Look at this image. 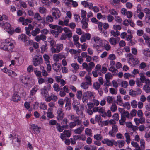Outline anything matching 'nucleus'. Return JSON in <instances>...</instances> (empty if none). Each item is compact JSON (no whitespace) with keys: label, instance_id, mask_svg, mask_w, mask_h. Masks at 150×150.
Wrapping results in <instances>:
<instances>
[{"label":"nucleus","instance_id":"f257e3e1","mask_svg":"<svg viewBox=\"0 0 150 150\" xmlns=\"http://www.w3.org/2000/svg\"><path fill=\"white\" fill-rule=\"evenodd\" d=\"M15 43V40L10 38L3 40L1 41L0 48L5 51L12 52Z\"/></svg>","mask_w":150,"mask_h":150},{"label":"nucleus","instance_id":"f03ea898","mask_svg":"<svg viewBox=\"0 0 150 150\" xmlns=\"http://www.w3.org/2000/svg\"><path fill=\"white\" fill-rule=\"evenodd\" d=\"M92 41L93 43V47L98 52L103 50V43L107 42L105 40H102L98 36H95L92 38Z\"/></svg>","mask_w":150,"mask_h":150},{"label":"nucleus","instance_id":"7ed1b4c3","mask_svg":"<svg viewBox=\"0 0 150 150\" xmlns=\"http://www.w3.org/2000/svg\"><path fill=\"white\" fill-rule=\"evenodd\" d=\"M24 59L23 57L20 54H17L14 57V59L11 61V64L9 66L11 65L15 66H19L21 65L24 62Z\"/></svg>","mask_w":150,"mask_h":150},{"label":"nucleus","instance_id":"20e7f679","mask_svg":"<svg viewBox=\"0 0 150 150\" xmlns=\"http://www.w3.org/2000/svg\"><path fill=\"white\" fill-rule=\"evenodd\" d=\"M1 26L3 27L4 30L11 35L14 32L13 28L11 27V25L8 23H4L0 24Z\"/></svg>","mask_w":150,"mask_h":150},{"label":"nucleus","instance_id":"39448f33","mask_svg":"<svg viewBox=\"0 0 150 150\" xmlns=\"http://www.w3.org/2000/svg\"><path fill=\"white\" fill-rule=\"evenodd\" d=\"M128 62L130 65L133 66H135L139 63V61L138 59L132 55L129 58Z\"/></svg>","mask_w":150,"mask_h":150},{"label":"nucleus","instance_id":"423d86ee","mask_svg":"<svg viewBox=\"0 0 150 150\" xmlns=\"http://www.w3.org/2000/svg\"><path fill=\"white\" fill-rule=\"evenodd\" d=\"M63 45L62 44H57L54 47H51V50L52 53H59L63 48Z\"/></svg>","mask_w":150,"mask_h":150},{"label":"nucleus","instance_id":"0eeeda50","mask_svg":"<svg viewBox=\"0 0 150 150\" xmlns=\"http://www.w3.org/2000/svg\"><path fill=\"white\" fill-rule=\"evenodd\" d=\"M51 12L52 16L55 19L58 18L60 17V12L58 8H53L52 9Z\"/></svg>","mask_w":150,"mask_h":150},{"label":"nucleus","instance_id":"6e6552de","mask_svg":"<svg viewBox=\"0 0 150 150\" xmlns=\"http://www.w3.org/2000/svg\"><path fill=\"white\" fill-rule=\"evenodd\" d=\"M30 77V76L29 75L23 74L20 76L19 79L21 83L25 85Z\"/></svg>","mask_w":150,"mask_h":150},{"label":"nucleus","instance_id":"1a4fd4ad","mask_svg":"<svg viewBox=\"0 0 150 150\" xmlns=\"http://www.w3.org/2000/svg\"><path fill=\"white\" fill-rule=\"evenodd\" d=\"M43 62V59L42 57L34 58L33 60V63L34 65L36 67L40 66Z\"/></svg>","mask_w":150,"mask_h":150},{"label":"nucleus","instance_id":"9d476101","mask_svg":"<svg viewBox=\"0 0 150 150\" xmlns=\"http://www.w3.org/2000/svg\"><path fill=\"white\" fill-rule=\"evenodd\" d=\"M52 57L53 60L55 62H58L60 60L62 59V58L65 59L66 58L65 55L61 53L54 54Z\"/></svg>","mask_w":150,"mask_h":150},{"label":"nucleus","instance_id":"9b49d317","mask_svg":"<svg viewBox=\"0 0 150 150\" xmlns=\"http://www.w3.org/2000/svg\"><path fill=\"white\" fill-rule=\"evenodd\" d=\"M57 118L58 120H61L64 117L63 111L62 108H59L57 113Z\"/></svg>","mask_w":150,"mask_h":150},{"label":"nucleus","instance_id":"f8f14e48","mask_svg":"<svg viewBox=\"0 0 150 150\" xmlns=\"http://www.w3.org/2000/svg\"><path fill=\"white\" fill-rule=\"evenodd\" d=\"M14 89L16 93L22 94V92L23 90V86L18 85H15L14 87Z\"/></svg>","mask_w":150,"mask_h":150},{"label":"nucleus","instance_id":"ddd939ff","mask_svg":"<svg viewBox=\"0 0 150 150\" xmlns=\"http://www.w3.org/2000/svg\"><path fill=\"white\" fill-rule=\"evenodd\" d=\"M118 131V127L115 125H113L112 126V129L109 132V134L112 137L115 136L114 133H116Z\"/></svg>","mask_w":150,"mask_h":150},{"label":"nucleus","instance_id":"4468645a","mask_svg":"<svg viewBox=\"0 0 150 150\" xmlns=\"http://www.w3.org/2000/svg\"><path fill=\"white\" fill-rule=\"evenodd\" d=\"M120 40V38L119 37H117L116 38L111 37L109 38V41L111 45H115Z\"/></svg>","mask_w":150,"mask_h":150},{"label":"nucleus","instance_id":"2eb2a0df","mask_svg":"<svg viewBox=\"0 0 150 150\" xmlns=\"http://www.w3.org/2000/svg\"><path fill=\"white\" fill-rule=\"evenodd\" d=\"M34 18L35 19L38 21H41L42 22L43 24H45V20L44 19H43L41 17L39 14L38 13H36L35 14Z\"/></svg>","mask_w":150,"mask_h":150},{"label":"nucleus","instance_id":"dca6fc26","mask_svg":"<svg viewBox=\"0 0 150 150\" xmlns=\"http://www.w3.org/2000/svg\"><path fill=\"white\" fill-rule=\"evenodd\" d=\"M63 31L65 33V34L67 35L68 38H70L72 37V31L70 29L67 27H65L63 28Z\"/></svg>","mask_w":150,"mask_h":150},{"label":"nucleus","instance_id":"f3484780","mask_svg":"<svg viewBox=\"0 0 150 150\" xmlns=\"http://www.w3.org/2000/svg\"><path fill=\"white\" fill-rule=\"evenodd\" d=\"M57 99V97L54 94L52 95L51 96L47 97L45 99V100L47 102H49L51 100L54 101H56Z\"/></svg>","mask_w":150,"mask_h":150},{"label":"nucleus","instance_id":"a211bd4d","mask_svg":"<svg viewBox=\"0 0 150 150\" xmlns=\"http://www.w3.org/2000/svg\"><path fill=\"white\" fill-rule=\"evenodd\" d=\"M18 40L22 42H25L27 41L28 38L24 34L19 35L18 37Z\"/></svg>","mask_w":150,"mask_h":150},{"label":"nucleus","instance_id":"6ab92c4d","mask_svg":"<svg viewBox=\"0 0 150 150\" xmlns=\"http://www.w3.org/2000/svg\"><path fill=\"white\" fill-rule=\"evenodd\" d=\"M61 65L58 63L56 62L52 64V69L56 71H58L60 69Z\"/></svg>","mask_w":150,"mask_h":150},{"label":"nucleus","instance_id":"aec40b11","mask_svg":"<svg viewBox=\"0 0 150 150\" xmlns=\"http://www.w3.org/2000/svg\"><path fill=\"white\" fill-rule=\"evenodd\" d=\"M35 84V81L34 79L30 77L29 80H28L27 84H26L25 85L29 87H31Z\"/></svg>","mask_w":150,"mask_h":150},{"label":"nucleus","instance_id":"412c9836","mask_svg":"<svg viewBox=\"0 0 150 150\" xmlns=\"http://www.w3.org/2000/svg\"><path fill=\"white\" fill-rule=\"evenodd\" d=\"M102 143L103 144H107L110 146H113L112 140H110L107 139H105L102 141Z\"/></svg>","mask_w":150,"mask_h":150},{"label":"nucleus","instance_id":"4be33fe9","mask_svg":"<svg viewBox=\"0 0 150 150\" xmlns=\"http://www.w3.org/2000/svg\"><path fill=\"white\" fill-rule=\"evenodd\" d=\"M98 112L99 113H101L102 114L101 116L103 117H105L107 115L106 113L105 110L103 107H99Z\"/></svg>","mask_w":150,"mask_h":150},{"label":"nucleus","instance_id":"5701e85b","mask_svg":"<svg viewBox=\"0 0 150 150\" xmlns=\"http://www.w3.org/2000/svg\"><path fill=\"white\" fill-rule=\"evenodd\" d=\"M105 77L107 82L108 83L110 79L112 78L113 76L111 73L108 72L105 75Z\"/></svg>","mask_w":150,"mask_h":150},{"label":"nucleus","instance_id":"b1692460","mask_svg":"<svg viewBox=\"0 0 150 150\" xmlns=\"http://www.w3.org/2000/svg\"><path fill=\"white\" fill-rule=\"evenodd\" d=\"M50 88V85H48L47 87H44L43 88L41 89V94H47L48 93V91Z\"/></svg>","mask_w":150,"mask_h":150},{"label":"nucleus","instance_id":"393cba45","mask_svg":"<svg viewBox=\"0 0 150 150\" xmlns=\"http://www.w3.org/2000/svg\"><path fill=\"white\" fill-rule=\"evenodd\" d=\"M141 90L138 88L133 90L131 89L129 90V94H141Z\"/></svg>","mask_w":150,"mask_h":150},{"label":"nucleus","instance_id":"a878e982","mask_svg":"<svg viewBox=\"0 0 150 150\" xmlns=\"http://www.w3.org/2000/svg\"><path fill=\"white\" fill-rule=\"evenodd\" d=\"M21 97L18 94H13L12 99L14 102H16L20 100Z\"/></svg>","mask_w":150,"mask_h":150},{"label":"nucleus","instance_id":"bb28decb","mask_svg":"<svg viewBox=\"0 0 150 150\" xmlns=\"http://www.w3.org/2000/svg\"><path fill=\"white\" fill-rule=\"evenodd\" d=\"M143 53L144 56L149 57L150 55V49L147 48L144 49L142 51Z\"/></svg>","mask_w":150,"mask_h":150},{"label":"nucleus","instance_id":"cd10ccee","mask_svg":"<svg viewBox=\"0 0 150 150\" xmlns=\"http://www.w3.org/2000/svg\"><path fill=\"white\" fill-rule=\"evenodd\" d=\"M103 43H104L103 47H104L106 50L108 51L111 48V46L107 41L106 42H103Z\"/></svg>","mask_w":150,"mask_h":150},{"label":"nucleus","instance_id":"c85d7f7f","mask_svg":"<svg viewBox=\"0 0 150 150\" xmlns=\"http://www.w3.org/2000/svg\"><path fill=\"white\" fill-rule=\"evenodd\" d=\"M8 75L11 77L14 78L17 76V74L14 71L11 70H9Z\"/></svg>","mask_w":150,"mask_h":150},{"label":"nucleus","instance_id":"c756f323","mask_svg":"<svg viewBox=\"0 0 150 150\" xmlns=\"http://www.w3.org/2000/svg\"><path fill=\"white\" fill-rule=\"evenodd\" d=\"M40 31V29L38 28H36L34 30L32 31L31 34L33 36H35L38 34Z\"/></svg>","mask_w":150,"mask_h":150},{"label":"nucleus","instance_id":"7c9ffc66","mask_svg":"<svg viewBox=\"0 0 150 150\" xmlns=\"http://www.w3.org/2000/svg\"><path fill=\"white\" fill-rule=\"evenodd\" d=\"M69 86L68 85L65 86L63 88L61 89V92L63 91V93L65 94V93H69V90L68 88Z\"/></svg>","mask_w":150,"mask_h":150},{"label":"nucleus","instance_id":"2f4dec72","mask_svg":"<svg viewBox=\"0 0 150 150\" xmlns=\"http://www.w3.org/2000/svg\"><path fill=\"white\" fill-rule=\"evenodd\" d=\"M122 116H124V117H125L126 118H131V116L129 114V113L127 111H125L124 112H123L122 113L121 115V117Z\"/></svg>","mask_w":150,"mask_h":150},{"label":"nucleus","instance_id":"473e14b6","mask_svg":"<svg viewBox=\"0 0 150 150\" xmlns=\"http://www.w3.org/2000/svg\"><path fill=\"white\" fill-rule=\"evenodd\" d=\"M39 87L38 85L35 86L30 91V94H35L39 89Z\"/></svg>","mask_w":150,"mask_h":150},{"label":"nucleus","instance_id":"72a5a7b5","mask_svg":"<svg viewBox=\"0 0 150 150\" xmlns=\"http://www.w3.org/2000/svg\"><path fill=\"white\" fill-rule=\"evenodd\" d=\"M81 17L82 18V20H86V18L87 14L86 11L83 10H81Z\"/></svg>","mask_w":150,"mask_h":150},{"label":"nucleus","instance_id":"f704fd0d","mask_svg":"<svg viewBox=\"0 0 150 150\" xmlns=\"http://www.w3.org/2000/svg\"><path fill=\"white\" fill-rule=\"evenodd\" d=\"M89 75H91V74H90L89 72L88 75L86 76H85V78L87 81L86 82H87L89 84L91 85V79L90 76H89Z\"/></svg>","mask_w":150,"mask_h":150},{"label":"nucleus","instance_id":"c9c22d12","mask_svg":"<svg viewBox=\"0 0 150 150\" xmlns=\"http://www.w3.org/2000/svg\"><path fill=\"white\" fill-rule=\"evenodd\" d=\"M43 57L44 59L46 64H47L49 63H50V62L49 60L50 59V57L49 55L46 54H44L43 56Z\"/></svg>","mask_w":150,"mask_h":150},{"label":"nucleus","instance_id":"e433bc0d","mask_svg":"<svg viewBox=\"0 0 150 150\" xmlns=\"http://www.w3.org/2000/svg\"><path fill=\"white\" fill-rule=\"evenodd\" d=\"M53 20V17L51 16H48L46 18V21L45 24H47L49 22H52Z\"/></svg>","mask_w":150,"mask_h":150},{"label":"nucleus","instance_id":"4c0bfd02","mask_svg":"<svg viewBox=\"0 0 150 150\" xmlns=\"http://www.w3.org/2000/svg\"><path fill=\"white\" fill-rule=\"evenodd\" d=\"M86 20H82L81 21V23L83 24L82 28L85 29L87 28L88 25L86 22Z\"/></svg>","mask_w":150,"mask_h":150},{"label":"nucleus","instance_id":"58836bf2","mask_svg":"<svg viewBox=\"0 0 150 150\" xmlns=\"http://www.w3.org/2000/svg\"><path fill=\"white\" fill-rule=\"evenodd\" d=\"M98 25V28L100 31V32L101 33H104V31L103 30L102 28V25L103 23H102L100 22H98L97 23Z\"/></svg>","mask_w":150,"mask_h":150},{"label":"nucleus","instance_id":"ea45409f","mask_svg":"<svg viewBox=\"0 0 150 150\" xmlns=\"http://www.w3.org/2000/svg\"><path fill=\"white\" fill-rule=\"evenodd\" d=\"M125 135L126 139V142L127 144H129L130 143L131 141V139L130 138V136L129 134L128 133H126L125 134Z\"/></svg>","mask_w":150,"mask_h":150},{"label":"nucleus","instance_id":"a19ab883","mask_svg":"<svg viewBox=\"0 0 150 150\" xmlns=\"http://www.w3.org/2000/svg\"><path fill=\"white\" fill-rule=\"evenodd\" d=\"M111 33L112 35L114 37H117L119 36L120 35V33L119 32L117 31H116L114 30H112L111 31Z\"/></svg>","mask_w":150,"mask_h":150},{"label":"nucleus","instance_id":"79ce46f5","mask_svg":"<svg viewBox=\"0 0 150 150\" xmlns=\"http://www.w3.org/2000/svg\"><path fill=\"white\" fill-rule=\"evenodd\" d=\"M34 72L38 78L40 77L41 75V71L38 70L36 69L34 70Z\"/></svg>","mask_w":150,"mask_h":150},{"label":"nucleus","instance_id":"37998d69","mask_svg":"<svg viewBox=\"0 0 150 150\" xmlns=\"http://www.w3.org/2000/svg\"><path fill=\"white\" fill-rule=\"evenodd\" d=\"M117 142L118 143V147L119 148H121L123 147L125 144V142L123 140H118Z\"/></svg>","mask_w":150,"mask_h":150},{"label":"nucleus","instance_id":"c03bdc74","mask_svg":"<svg viewBox=\"0 0 150 150\" xmlns=\"http://www.w3.org/2000/svg\"><path fill=\"white\" fill-rule=\"evenodd\" d=\"M89 84L86 82H83L81 84V88L84 89H87L88 87Z\"/></svg>","mask_w":150,"mask_h":150},{"label":"nucleus","instance_id":"a18cd8bd","mask_svg":"<svg viewBox=\"0 0 150 150\" xmlns=\"http://www.w3.org/2000/svg\"><path fill=\"white\" fill-rule=\"evenodd\" d=\"M126 120V117H124V116H122L121 117V119L119 120L120 124L121 125H124L125 123Z\"/></svg>","mask_w":150,"mask_h":150},{"label":"nucleus","instance_id":"49530a36","mask_svg":"<svg viewBox=\"0 0 150 150\" xmlns=\"http://www.w3.org/2000/svg\"><path fill=\"white\" fill-rule=\"evenodd\" d=\"M95 120L96 122H97L98 123L100 124L102 122L101 117L100 115H97L95 116Z\"/></svg>","mask_w":150,"mask_h":150},{"label":"nucleus","instance_id":"de8ad7c7","mask_svg":"<svg viewBox=\"0 0 150 150\" xmlns=\"http://www.w3.org/2000/svg\"><path fill=\"white\" fill-rule=\"evenodd\" d=\"M74 122L76 123V125H79L81 124V120L79 119V116L75 117V118L74 120Z\"/></svg>","mask_w":150,"mask_h":150},{"label":"nucleus","instance_id":"09e8293b","mask_svg":"<svg viewBox=\"0 0 150 150\" xmlns=\"http://www.w3.org/2000/svg\"><path fill=\"white\" fill-rule=\"evenodd\" d=\"M82 128L80 127L74 130V132L76 134H79L81 133L82 131L83 130Z\"/></svg>","mask_w":150,"mask_h":150},{"label":"nucleus","instance_id":"8fccbe9b","mask_svg":"<svg viewBox=\"0 0 150 150\" xmlns=\"http://www.w3.org/2000/svg\"><path fill=\"white\" fill-rule=\"evenodd\" d=\"M41 53H43L45 52H46L47 51V47L46 45H42L41 47Z\"/></svg>","mask_w":150,"mask_h":150},{"label":"nucleus","instance_id":"3c124183","mask_svg":"<svg viewBox=\"0 0 150 150\" xmlns=\"http://www.w3.org/2000/svg\"><path fill=\"white\" fill-rule=\"evenodd\" d=\"M143 89L146 93H148L150 92V87L149 86L146 85H144Z\"/></svg>","mask_w":150,"mask_h":150},{"label":"nucleus","instance_id":"603ef678","mask_svg":"<svg viewBox=\"0 0 150 150\" xmlns=\"http://www.w3.org/2000/svg\"><path fill=\"white\" fill-rule=\"evenodd\" d=\"M65 108L66 110H69L71 108V103H66Z\"/></svg>","mask_w":150,"mask_h":150},{"label":"nucleus","instance_id":"864d4df0","mask_svg":"<svg viewBox=\"0 0 150 150\" xmlns=\"http://www.w3.org/2000/svg\"><path fill=\"white\" fill-rule=\"evenodd\" d=\"M143 37L147 44L150 42V38L149 36L146 35H144Z\"/></svg>","mask_w":150,"mask_h":150},{"label":"nucleus","instance_id":"5fc2aeb1","mask_svg":"<svg viewBox=\"0 0 150 150\" xmlns=\"http://www.w3.org/2000/svg\"><path fill=\"white\" fill-rule=\"evenodd\" d=\"M109 70L112 73H117V72H118V71L112 66H111L110 67Z\"/></svg>","mask_w":150,"mask_h":150},{"label":"nucleus","instance_id":"6e6d98bb","mask_svg":"<svg viewBox=\"0 0 150 150\" xmlns=\"http://www.w3.org/2000/svg\"><path fill=\"white\" fill-rule=\"evenodd\" d=\"M123 106L124 107L127 108V110H129L130 108V105L129 102H125L123 104Z\"/></svg>","mask_w":150,"mask_h":150},{"label":"nucleus","instance_id":"4d7b16f0","mask_svg":"<svg viewBox=\"0 0 150 150\" xmlns=\"http://www.w3.org/2000/svg\"><path fill=\"white\" fill-rule=\"evenodd\" d=\"M120 85L123 87L126 88L128 85V83L126 81H123L121 82Z\"/></svg>","mask_w":150,"mask_h":150},{"label":"nucleus","instance_id":"13d9d810","mask_svg":"<svg viewBox=\"0 0 150 150\" xmlns=\"http://www.w3.org/2000/svg\"><path fill=\"white\" fill-rule=\"evenodd\" d=\"M137 102L135 100H133L131 103L132 106L134 108H136L137 106Z\"/></svg>","mask_w":150,"mask_h":150},{"label":"nucleus","instance_id":"bf43d9fd","mask_svg":"<svg viewBox=\"0 0 150 150\" xmlns=\"http://www.w3.org/2000/svg\"><path fill=\"white\" fill-rule=\"evenodd\" d=\"M110 109L112 112H115L117 110V107L116 104L115 103H112V106L110 107Z\"/></svg>","mask_w":150,"mask_h":150},{"label":"nucleus","instance_id":"052dcab7","mask_svg":"<svg viewBox=\"0 0 150 150\" xmlns=\"http://www.w3.org/2000/svg\"><path fill=\"white\" fill-rule=\"evenodd\" d=\"M32 22L31 20L29 19H26L22 23V24L23 25H27L28 23H31Z\"/></svg>","mask_w":150,"mask_h":150},{"label":"nucleus","instance_id":"680f3d73","mask_svg":"<svg viewBox=\"0 0 150 150\" xmlns=\"http://www.w3.org/2000/svg\"><path fill=\"white\" fill-rule=\"evenodd\" d=\"M131 77H134V76L132 75L129 73H125L124 74V77L125 79H129Z\"/></svg>","mask_w":150,"mask_h":150},{"label":"nucleus","instance_id":"e2e57ef3","mask_svg":"<svg viewBox=\"0 0 150 150\" xmlns=\"http://www.w3.org/2000/svg\"><path fill=\"white\" fill-rule=\"evenodd\" d=\"M116 58V56L114 54H111L109 55L108 57V59L110 60L113 61L115 60Z\"/></svg>","mask_w":150,"mask_h":150},{"label":"nucleus","instance_id":"0e129e2a","mask_svg":"<svg viewBox=\"0 0 150 150\" xmlns=\"http://www.w3.org/2000/svg\"><path fill=\"white\" fill-rule=\"evenodd\" d=\"M64 135L67 137H69L71 135V132L69 130H64Z\"/></svg>","mask_w":150,"mask_h":150},{"label":"nucleus","instance_id":"69168bd1","mask_svg":"<svg viewBox=\"0 0 150 150\" xmlns=\"http://www.w3.org/2000/svg\"><path fill=\"white\" fill-rule=\"evenodd\" d=\"M109 12L110 14L113 15H117L118 14L117 12L113 9H110Z\"/></svg>","mask_w":150,"mask_h":150},{"label":"nucleus","instance_id":"338daca9","mask_svg":"<svg viewBox=\"0 0 150 150\" xmlns=\"http://www.w3.org/2000/svg\"><path fill=\"white\" fill-rule=\"evenodd\" d=\"M69 88L72 91L74 92H76L77 91L76 88L72 85H69Z\"/></svg>","mask_w":150,"mask_h":150},{"label":"nucleus","instance_id":"774afa93","mask_svg":"<svg viewBox=\"0 0 150 150\" xmlns=\"http://www.w3.org/2000/svg\"><path fill=\"white\" fill-rule=\"evenodd\" d=\"M146 66V64L145 62H142L140 64L139 68L141 69H144Z\"/></svg>","mask_w":150,"mask_h":150}]
</instances>
